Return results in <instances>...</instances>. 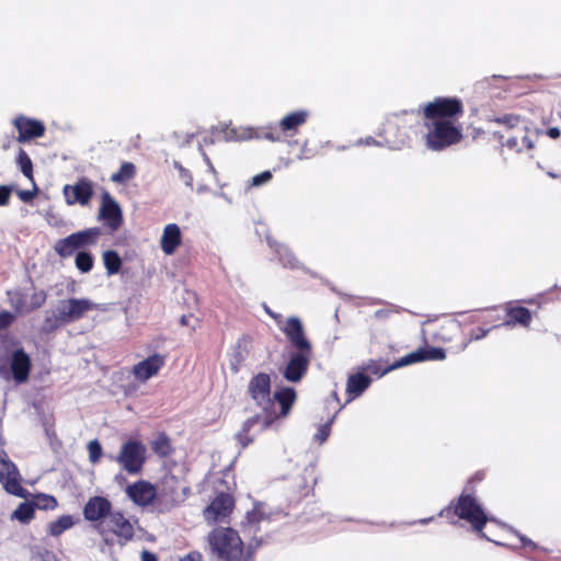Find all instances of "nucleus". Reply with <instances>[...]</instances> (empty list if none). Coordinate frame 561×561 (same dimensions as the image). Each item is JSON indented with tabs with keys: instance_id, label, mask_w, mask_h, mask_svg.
<instances>
[{
	"instance_id": "f257e3e1",
	"label": "nucleus",
	"mask_w": 561,
	"mask_h": 561,
	"mask_svg": "<svg viewBox=\"0 0 561 561\" xmlns=\"http://www.w3.org/2000/svg\"><path fill=\"white\" fill-rule=\"evenodd\" d=\"M271 390V376L266 373H259L249 381L248 393L262 412L247 419L236 434V439L242 448H247L254 442V436L250 435V432L255 425H260L261 431H265L278 420Z\"/></svg>"
},
{
	"instance_id": "f03ea898",
	"label": "nucleus",
	"mask_w": 561,
	"mask_h": 561,
	"mask_svg": "<svg viewBox=\"0 0 561 561\" xmlns=\"http://www.w3.org/2000/svg\"><path fill=\"white\" fill-rule=\"evenodd\" d=\"M280 331L293 348L282 374L287 381L296 383L308 373L313 358V345L298 317L287 318L280 327Z\"/></svg>"
},
{
	"instance_id": "7ed1b4c3",
	"label": "nucleus",
	"mask_w": 561,
	"mask_h": 561,
	"mask_svg": "<svg viewBox=\"0 0 561 561\" xmlns=\"http://www.w3.org/2000/svg\"><path fill=\"white\" fill-rule=\"evenodd\" d=\"M439 516L446 517L451 524H457L458 519H462L479 537L490 540L483 533L490 518L469 486H465L459 496L440 511Z\"/></svg>"
},
{
	"instance_id": "20e7f679",
	"label": "nucleus",
	"mask_w": 561,
	"mask_h": 561,
	"mask_svg": "<svg viewBox=\"0 0 561 561\" xmlns=\"http://www.w3.org/2000/svg\"><path fill=\"white\" fill-rule=\"evenodd\" d=\"M503 127V130L493 133L502 147L511 151L522 152L524 149L530 150L535 147L534 141L528 136L526 121L519 115L503 114L490 119Z\"/></svg>"
},
{
	"instance_id": "39448f33",
	"label": "nucleus",
	"mask_w": 561,
	"mask_h": 561,
	"mask_svg": "<svg viewBox=\"0 0 561 561\" xmlns=\"http://www.w3.org/2000/svg\"><path fill=\"white\" fill-rule=\"evenodd\" d=\"M210 550L219 561H251L252 552L244 545L237 530L230 527L214 528L207 536Z\"/></svg>"
},
{
	"instance_id": "423d86ee",
	"label": "nucleus",
	"mask_w": 561,
	"mask_h": 561,
	"mask_svg": "<svg viewBox=\"0 0 561 561\" xmlns=\"http://www.w3.org/2000/svg\"><path fill=\"white\" fill-rule=\"evenodd\" d=\"M445 358L446 354L443 348L425 346L417 348L416 351L401 357L393 363H389V360L385 358L369 359L363 367V370H366L378 377H382L389 371L403 366L425 360H443Z\"/></svg>"
},
{
	"instance_id": "0eeeda50",
	"label": "nucleus",
	"mask_w": 561,
	"mask_h": 561,
	"mask_svg": "<svg viewBox=\"0 0 561 561\" xmlns=\"http://www.w3.org/2000/svg\"><path fill=\"white\" fill-rule=\"evenodd\" d=\"M95 531L102 537L106 545L116 541L126 545L135 536L134 525L122 511L113 510L102 523L95 525Z\"/></svg>"
},
{
	"instance_id": "6e6552de",
	"label": "nucleus",
	"mask_w": 561,
	"mask_h": 561,
	"mask_svg": "<svg viewBox=\"0 0 561 561\" xmlns=\"http://www.w3.org/2000/svg\"><path fill=\"white\" fill-rule=\"evenodd\" d=\"M421 335L425 343L431 340L434 343L448 344V348L454 352L451 346L461 340L462 327L459 321L454 319L427 320L422 324Z\"/></svg>"
},
{
	"instance_id": "1a4fd4ad",
	"label": "nucleus",
	"mask_w": 561,
	"mask_h": 561,
	"mask_svg": "<svg viewBox=\"0 0 561 561\" xmlns=\"http://www.w3.org/2000/svg\"><path fill=\"white\" fill-rule=\"evenodd\" d=\"M426 145L432 150H443L449 146L456 145L462 139L461 126L455 122L437 121L427 122Z\"/></svg>"
},
{
	"instance_id": "9d476101",
	"label": "nucleus",
	"mask_w": 561,
	"mask_h": 561,
	"mask_svg": "<svg viewBox=\"0 0 561 561\" xmlns=\"http://www.w3.org/2000/svg\"><path fill=\"white\" fill-rule=\"evenodd\" d=\"M463 114V103L456 96H437L423 107V116L427 122L449 121L457 123Z\"/></svg>"
},
{
	"instance_id": "9b49d317",
	"label": "nucleus",
	"mask_w": 561,
	"mask_h": 561,
	"mask_svg": "<svg viewBox=\"0 0 561 561\" xmlns=\"http://www.w3.org/2000/svg\"><path fill=\"white\" fill-rule=\"evenodd\" d=\"M101 234L102 232L99 227L73 232L66 238L57 240L54 244V251L62 259L70 257L84 248L96 245Z\"/></svg>"
},
{
	"instance_id": "f8f14e48",
	"label": "nucleus",
	"mask_w": 561,
	"mask_h": 561,
	"mask_svg": "<svg viewBox=\"0 0 561 561\" xmlns=\"http://www.w3.org/2000/svg\"><path fill=\"white\" fill-rule=\"evenodd\" d=\"M411 127L412 124L407 118V113L393 114L386 118L378 136L383 139V144L389 148L400 149L409 142Z\"/></svg>"
},
{
	"instance_id": "ddd939ff",
	"label": "nucleus",
	"mask_w": 561,
	"mask_h": 561,
	"mask_svg": "<svg viewBox=\"0 0 561 561\" xmlns=\"http://www.w3.org/2000/svg\"><path fill=\"white\" fill-rule=\"evenodd\" d=\"M147 460V448L137 439H129L125 442L118 455L116 461L128 474H138L142 471Z\"/></svg>"
},
{
	"instance_id": "4468645a",
	"label": "nucleus",
	"mask_w": 561,
	"mask_h": 561,
	"mask_svg": "<svg viewBox=\"0 0 561 561\" xmlns=\"http://www.w3.org/2000/svg\"><path fill=\"white\" fill-rule=\"evenodd\" d=\"M22 477L16 465L4 450H0V483L12 495L26 499L28 492L21 485Z\"/></svg>"
},
{
	"instance_id": "2eb2a0df",
	"label": "nucleus",
	"mask_w": 561,
	"mask_h": 561,
	"mask_svg": "<svg viewBox=\"0 0 561 561\" xmlns=\"http://www.w3.org/2000/svg\"><path fill=\"white\" fill-rule=\"evenodd\" d=\"M234 508V499L231 494L220 492L203 511L204 519L207 524L225 523L232 514Z\"/></svg>"
},
{
	"instance_id": "dca6fc26",
	"label": "nucleus",
	"mask_w": 561,
	"mask_h": 561,
	"mask_svg": "<svg viewBox=\"0 0 561 561\" xmlns=\"http://www.w3.org/2000/svg\"><path fill=\"white\" fill-rule=\"evenodd\" d=\"M65 201L68 205H89L93 197V183L88 178H80L73 185L67 184L62 188Z\"/></svg>"
},
{
	"instance_id": "f3484780",
	"label": "nucleus",
	"mask_w": 561,
	"mask_h": 561,
	"mask_svg": "<svg viewBox=\"0 0 561 561\" xmlns=\"http://www.w3.org/2000/svg\"><path fill=\"white\" fill-rule=\"evenodd\" d=\"M12 124L18 130L16 141L20 144H25L32 139L41 138L46 131V127L43 122L22 114L18 115L12 121Z\"/></svg>"
},
{
	"instance_id": "a211bd4d",
	"label": "nucleus",
	"mask_w": 561,
	"mask_h": 561,
	"mask_svg": "<svg viewBox=\"0 0 561 561\" xmlns=\"http://www.w3.org/2000/svg\"><path fill=\"white\" fill-rule=\"evenodd\" d=\"M504 322L494 323L492 328L520 325L528 328L533 320L529 309L519 305L518 301H508L504 305Z\"/></svg>"
},
{
	"instance_id": "6ab92c4d",
	"label": "nucleus",
	"mask_w": 561,
	"mask_h": 561,
	"mask_svg": "<svg viewBox=\"0 0 561 561\" xmlns=\"http://www.w3.org/2000/svg\"><path fill=\"white\" fill-rule=\"evenodd\" d=\"M112 511L113 505L107 497L94 495L84 504L82 513L84 519L90 522L95 529V525L102 523Z\"/></svg>"
},
{
	"instance_id": "aec40b11",
	"label": "nucleus",
	"mask_w": 561,
	"mask_h": 561,
	"mask_svg": "<svg viewBox=\"0 0 561 561\" xmlns=\"http://www.w3.org/2000/svg\"><path fill=\"white\" fill-rule=\"evenodd\" d=\"M32 369L30 355L22 348H16L11 353L9 360V371L16 383H24L28 380Z\"/></svg>"
},
{
	"instance_id": "412c9836",
	"label": "nucleus",
	"mask_w": 561,
	"mask_h": 561,
	"mask_svg": "<svg viewBox=\"0 0 561 561\" xmlns=\"http://www.w3.org/2000/svg\"><path fill=\"white\" fill-rule=\"evenodd\" d=\"M100 218L114 231L123 224L121 207L106 191L101 196Z\"/></svg>"
},
{
	"instance_id": "4be33fe9",
	"label": "nucleus",
	"mask_w": 561,
	"mask_h": 561,
	"mask_svg": "<svg viewBox=\"0 0 561 561\" xmlns=\"http://www.w3.org/2000/svg\"><path fill=\"white\" fill-rule=\"evenodd\" d=\"M127 496L138 506L146 507L150 505L158 496L156 486L147 481L139 480L126 488Z\"/></svg>"
},
{
	"instance_id": "5701e85b",
	"label": "nucleus",
	"mask_w": 561,
	"mask_h": 561,
	"mask_svg": "<svg viewBox=\"0 0 561 561\" xmlns=\"http://www.w3.org/2000/svg\"><path fill=\"white\" fill-rule=\"evenodd\" d=\"M164 364L165 357L161 354L156 353L134 365L133 375L138 381L145 382L151 377L158 375V373L164 366Z\"/></svg>"
},
{
	"instance_id": "b1692460",
	"label": "nucleus",
	"mask_w": 561,
	"mask_h": 561,
	"mask_svg": "<svg viewBox=\"0 0 561 561\" xmlns=\"http://www.w3.org/2000/svg\"><path fill=\"white\" fill-rule=\"evenodd\" d=\"M60 308L61 313L66 318V321L68 323H71L78 321L88 311L92 310L94 308V304H92L89 299L85 298H70L64 301Z\"/></svg>"
},
{
	"instance_id": "393cba45",
	"label": "nucleus",
	"mask_w": 561,
	"mask_h": 561,
	"mask_svg": "<svg viewBox=\"0 0 561 561\" xmlns=\"http://www.w3.org/2000/svg\"><path fill=\"white\" fill-rule=\"evenodd\" d=\"M180 489L184 492L185 486H182L181 481L175 476L164 477L160 491L159 497L162 501L169 502L172 506H175L181 501H183V496L180 495Z\"/></svg>"
},
{
	"instance_id": "a878e982",
	"label": "nucleus",
	"mask_w": 561,
	"mask_h": 561,
	"mask_svg": "<svg viewBox=\"0 0 561 561\" xmlns=\"http://www.w3.org/2000/svg\"><path fill=\"white\" fill-rule=\"evenodd\" d=\"M182 244V232L176 224H168L162 231L160 247L165 255L173 254Z\"/></svg>"
},
{
	"instance_id": "bb28decb",
	"label": "nucleus",
	"mask_w": 561,
	"mask_h": 561,
	"mask_svg": "<svg viewBox=\"0 0 561 561\" xmlns=\"http://www.w3.org/2000/svg\"><path fill=\"white\" fill-rule=\"evenodd\" d=\"M371 383V378L365 375L363 371L352 374L348 376L346 381V394L347 401L354 400L360 397Z\"/></svg>"
},
{
	"instance_id": "cd10ccee",
	"label": "nucleus",
	"mask_w": 561,
	"mask_h": 561,
	"mask_svg": "<svg viewBox=\"0 0 561 561\" xmlns=\"http://www.w3.org/2000/svg\"><path fill=\"white\" fill-rule=\"evenodd\" d=\"M309 113L306 110H299L285 115L278 123L285 135H294L298 128L308 119Z\"/></svg>"
},
{
	"instance_id": "c85d7f7f",
	"label": "nucleus",
	"mask_w": 561,
	"mask_h": 561,
	"mask_svg": "<svg viewBox=\"0 0 561 561\" xmlns=\"http://www.w3.org/2000/svg\"><path fill=\"white\" fill-rule=\"evenodd\" d=\"M272 398L280 405V411L277 412L279 419L288 415L297 399V393L294 388L285 387L276 391Z\"/></svg>"
},
{
	"instance_id": "c756f323",
	"label": "nucleus",
	"mask_w": 561,
	"mask_h": 561,
	"mask_svg": "<svg viewBox=\"0 0 561 561\" xmlns=\"http://www.w3.org/2000/svg\"><path fill=\"white\" fill-rule=\"evenodd\" d=\"M490 332V329L483 328V327H476L472 328L467 334L462 332V337L456 345L451 346L454 352H461L467 348V346L472 341H478L483 339L488 333Z\"/></svg>"
},
{
	"instance_id": "7c9ffc66",
	"label": "nucleus",
	"mask_w": 561,
	"mask_h": 561,
	"mask_svg": "<svg viewBox=\"0 0 561 561\" xmlns=\"http://www.w3.org/2000/svg\"><path fill=\"white\" fill-rule=\"evenodd\" d=\"M103 263L108 275L117 274L122 268V259L114 250H106L102 254Z\"/></svg>"
},
{
	"instance_id": "2f4dec72",
	"label": "nucleus",
	"mask_w": 561,
	"mask_h": 561,
	"mask_svg": "<svg viewBox=\"0 0 561 561\" xmlns=\"http://www.w3.org/2000/svg\"><path fill=\"white\" fill-rule=\"evenodd\" d=\"M35 516V508L32 502H23L13 511L11 518L28 524Z\"/></svg>"
},
{
	"instance_id": "473e14b6",
	"label": "nucleus",
	"mask_w": 561,
	"mask_h": 561,
	"mask_svg": "<svg viewBox=\"0 0 561 561\" xmlns=\"http://www.w3.org/2000/svg\"><path fill=\"white\" fill-rule=\"evenodd\" d=\"M152 450L160 457H168L172 453L170 438L165 433H160L151 444Z\"/></svg>"
},
{
	"instance_id": "72a5a7b5",
	"label": "nucleus",
	"mask_w": 561,
	"mask_h": 561,
	"mask_svg": "<svg viewBox=\"0 0 561 561\" xmlns=\"http://www.w3.org/2000/svg\"><path fill=\"white\" fill-rule=\"evenodd\" d=\"M73 519L70 515H61L56 520L51 522L48 526V531L51 536L58 537L64 531L70 529L73 526Z\"/></svg>"
},
{
	"instance_id": "f704fd0d",
	"label": "nucleus",
	"mask_w": 561,
	"mask_h": 561,
	"mask_svg": "<svg viewBox=\"0 0 561 561\" xmlns=\"http://www.w3.org/2000/svg\"><path fill=\"white\" fill-rule=\"evenodd\" d=\"M136 174V168L131 162H123L118 171L111 175L114 183H126L131 180Z\"/></svg>"
},
{
	"instance_id": "c9c22d12",
	"label": "nucleus",
	"mask_w": 561,
	"mask_h": 561,
	"mask_svg": "<svg viewBox=\"0 0 561 561\" xmlns=\"http://www.w3.org/2000/svg\"><path fill=\"white\" fill-rule=\"evenodd\" d=\"M16 164L23 175L34 183L33 163L26 151L20 148L16 157Z\"/></svg>"
},
{
	"instance_id": "e433bc0d",
	"label": "nucleus",
	"mask_w": 561,
	"mask_h": 561,
	"mask_svg": "<svg viewBox=\"0 0 561 561\" xmlns=\"http://www.w3.org/2000/svg\"><path fill=\"white\" fill-rule=\"evenodd\" d=\"M34 508L38 510H55L58 506L57 499L54 495L38 493L34 497V502H32Z\"/></svg>"
},
{
	"instance_id": "4c0bfd02",
	"label": "nucleus",
	"mask_w": 561,
	"mask_h": 561,
	"mask_svg": "<svg viewBox=\"0 0 561 561\" xmlns=\"http://www.w3.org/2000/svg\"><path fill=\"white\" fill-rule=\"evenodd\" d=\"M75 264L81 273H89L93 268L94 259L91 253L79 251L76 254Z\"/></svg>"
},
{
	"instance_id": "58836bf2",
	"label": "nucleus",
	"mask_w": 561,
	"mask_h": 561,
	"mask_svg": "<svg viewBox=\"0 0 561 561\" xmlns=\"http://www.w3.org/2000/svg\"><path fill=\"white\" fill-rule=\"evenodd\" d=\"M65 316L61 313V308H58V313L47 314L44 320V325L47 331H55L61 325L67 324Z\"/></svg>"
},
{
	"instance_id": "ea45409f",
	"label": "nucleus",
	"mask_w": 561,
	"mask_h": 561,
	"mask_svg": "<svg viewBox=\"0 0 561 561\" xmlns=\"http://www.w3.org/2000/svg\"><path fill=\"white\" fill-rule=\"evenodd\" d=\"M284 136L285 134L280 129L279 125L262 128L261 131L256 135L257 138H264L273 142L282 141Z\"/></svg>"
},
{
	"instance_id": "a19ab883",
	"label": "nucleus",
	"mask_w": 561,
	"mask_h": 561,
	"mask_svg": "<svg viewBox=\"0 0 561 561\" xmlns=\"http://www.w3.org/2000/svg\"><path fill=\"white\" fill-rule=\"evenodd\" d=\"M480 319L484 324L489 325L488 329H490V331L493 329L492 325L494 323L504 322V318L499 314V309L496 307L483 311Z\"/></svg>"
},
{
	"instance_id": "79ce46f5",
	"label": "nucleus",
	"mask_w": 561,
	"mask_h": 561,
	"mask_svg": "<svg viewBox=\"0 0 561 561\" xmlns=\"http://www.w3.org/2000/svg\"><path fill=\"white\" fill-rule=\"evenodd\" d=\"M10 296V305L14 309L16 313H25L27 311V307L25 305V298L24 295L20 291H15L13 295L11 293H8Z\"/></svg>"
},
{
	"instance_id": "37998d69",
	"label": "nucleus",
	"mask_w": 561,
	"mask_h": 561,
	"mask_svg": "<svg viewBox=\"0 0 561 561\" xmlns=\"http://www.w3.org/2000/svg\"><path fill=\"white\" fill-rule=\"evenodd\" d=\"M89 459L92 463H96L102 457V446L98 439H93L88 444Z\"/></svg>"
},
{
	"instance_id": "c03bdc74",
	"label": "nucleus",
	"mask_w": 561,
	"mask_h": 561,
	"mask_svg": "<svg viewBox=\"0 0 561 561\" xmlns=\"http://www.w3.org/2000/svg\"><path fill=\"white\" fill-rule=\"evenodd\" d=\"M47 299V295L44 290L36 291L31 297L30 306L27 307V311H34L41 308Z\"/></svg>"
},
{
	"instance_id": "a18cd8bd",
	"label": "nucleus",
	"mask_w": 561,
	"mask_h": 561,
	"mask_svg": "<svg viewBox=\"0 0 561 561\" xmlns=\"http://www.w3.org/2000/svg\"><path fill=\"white\" fill-rule=\"evenodd\" d=\"M273 178L271 171L266 170L261 172L260 174L254 175L250 181V186H261L268 183Z\"/></svg>"
},
{
	"instance_id": "49530a36",
	"label": "nucleus",
	"mask_w": 561,
	"mask_h": 561,
	"mask_svg": "<svg viewBox=\"0 0 561 561\" xmlns=\"http://www.w3.org/2000/svg\"><path fill=\"white\" fill-rule=\"evenodd\" d=\"M14 321H15L14 313H12L8 310L0 311V330H5V329L10 328Z\"/></svg>"
},
{
	"instance_id": "de8ad7c7",
	"label": "nucleus",
	"mask_w": 561,
	"mask_h": 561,
	"mask_svg": "<svg viewBox=\"0 0 561 561\" xmlns=\"http://www.w3.org/2000/svg\"><path fill=\"white\" fill-rule=\"evenodd\" d=\"M332 422L333 417L319 427L316 437L320 444L324 443L330 436Z\"/></svg>"
},
{
	"instance_id": "09e8293b",
	"label": "nucleus",
	"mask_w": 561,
	"mask_h": 561,
	"mask_svg": "<svg viewBox=\"0 0 561 561\" xmlns=\"http://www.w3.org/2000/svg\"><path fill=\"white\" fill-rule=\"evenodd\" d=\"M11 193V186L0 185V206H7L9 204Z\"/></svg>"
},
{
	"instance_id": "8fccbe9b",
	"label": "nucleus",
	"mask_w": 561,
	"mask_h": 561,
	"mask_svg": "<svg viewBox=\"0 0 561 561\" xmlns=\"http://www.w3.org/2000/svg\"><path fill=\"white\" fill-rule=\"evenodd\" d=\"M37 194V188L35 187L34 191H25V190H18L16 195L24 203H31Z\"/></svg>"
},
{
	"instance_id": "3c124183",
	"label": "nucleus",
	"mask_w": 561,
	"mask_h": 561,
	"mask_svg": "<svg viewBox=\"0 0 561 561\" xmlns=\"http://www.w3.org/2000/svg\"><path fill=\"white\" fill-rule=\"evenodd\" d=\"M38 557L41 561H61L53 551L48 549L38 551Z\"/></svg>"
},
{
	"instance_id": "603ef678",
	"label": "nucleus",
	"mask_w": 561,
	"mask_h": 561,
	"mask_svg": "<svg viewBox=\"0 0 561 561\" xmlns=\"http://www.w3.org/2000/svg\"><path fill=\"white\" fill-rule=\"evenodd\" d=\"M179 561H204V558L199 551L194 550L181 557Z\"/></svg>"
},
{
	"instance_id": "864d4df0",
	"label": "nucleus",
	"mask_w": 561,
	"mask_h": 561,
	"mask_svg": "<svg viewBox=\"0 0 561 561\" xmlns=\"http://www.w3.org/2000/svg\"><path fill=\"white\" fill-rule=\"evenodd\" d=\"M357 144L358 145H364V146H386L383 144V140L382 141H379V140H376L374 137L371 136H368L366 138H360L357 140Z\"/></svg>"
},
{
	"instance_id": "5fc2aeb1",
	"label": "nucleus",
	"mask_w": 561,
	"mask_h": 561,
	"mask_svg": "<svg viewBox=\"0 0 561 561\" xmlns=\"http://www.w3.org/2000/svg\"><path fill=\"white\" fill-rule=\"evenodd\" d=\"M482 479H483V474H482V473L477 472L473 477H471V478L469 479V481H468V483H467V485H466V486H469V490H470V491L472 490V492L474 493V488H473V485H472V484H473L474 482H480V481H482Z\"/></svg>"
},
{
	"instance_id": "6e6d98bb",
	"label": "nucleus",
	"mask_w": 561,
	"mask_h": 561,
	"mask_svg": "<svg viewBox=\"0 0 561 561\" xmlns=\"http://www.w3.org/2000/svg\"><path fill=\"white\" fill-rule=\"evenodd\" d=\"M141 561H158L157 556L148 550L141 552Z\"/></svg>"
},
{
	"instance_id": "4d7b16f0",
	"label": "nucleus",
	"mask_w": 561,
	"mask_h": 561,
	"mask_svg": "<svg viewBox=\"0 0 561 561\" xmlns=\"http://www.w3.org/2000/svg\"><path fill=\"white\" fill-rule=\"evenodd\" d=\"M547 135L552 138V139H557L560 137L561 135V131L558 127H550L548 130H547Z\"/></svg>"
},
{
	"instance_id": "13d9d810",
	"label": "nucleus",
	"mask_w": 561,
	"mask_h": 561,
	"mask_svg": "<svg viewBox=\"0 0 561 561\" xmlns=\"http://www.w3.org/2000/svg\"><path fill=\"white\" fill-rule=\"evenodd\" d=\"M520 540L524 547H530L531 549H535L537 547V545L530 539L520 537Z\"/></svg>"
},
{
	"instance_id": "bf43d9fd",
	"label": "nucleus",
	"mask_w": 561,
	"mask_h": 561,
	"mask_svg": "<svg viewBox=\"0 0 561 561\" xmlns=\"http://www.w3.org/2000/svg\"><path fill=\"white\" fill-rule=\"evenodd\" d=\"M266 312L274 319L276 320V322L278 323L279 328L283 325L280 324V319H282V316L280 314H276L274 313L273 311H271L268 308H265Z\"/></svg>"
},
{
	"instance_id": "052dcab7",
	"label": "nucleus",
	"mask_w": 561,
	"mask_h": 561,
	"mask_svg": "<svg viewBox=\"0 0 561 561\" xmlns=\"http://www.w3.org/2000/svg\"><path fill=\"white\" fill-rule=\"evenodd\" d=\"M180 322L182 325H187L188 324V318L187 316H182L181 319H180Z\"/></svg>"
},
{
	"instance_id": "680f3d73",
	"label": "nucleus",
	"mask_w": 561,
	"mask_h": 561,
	"mask_svg": "<svg viewBox=\"0 0 561 561\" xmlns=\"http://www.w3.org/2000/svg\"><path fill=\"white\" fill-rule=\"evenodd\" d=\"M0 373L2 376H5L9 371L5 369L3 365H0Z\"/></svg>"
},
{
	"instance_id": "e2e57ef3",
	"label": "nucleus",
	"mask_w": 561,
	"mask_h": 561,
	"mask_svg": "<svg viewBox=\"0 0 561 561\" xmlns=\"http://www.w3.org/2000/svg\"><path fill=\"white\" fill-rule=\"evenodd\" d=\"M10 148V141L2 145L3 150H8Z\"/></svg>"
},
{
	"instance_id": "0e129e2a",
	"label": "nucleus",
	"mask_w": 561,
	"mask_h": 561,
	"mask_svg": "<svg viewBox=\"0 0 561 561\" xmlns=\"http://www.w3.org/2000/svg\"><path fill=\"white\" fill-rule=\"evenodd\" d=\"M432 519H433V517H431V518H426V519H422V520H421V523H422V524H426V523H428V522H430V520H432Z\"/></svg>"
},
{
	"instance_id": "69168bd1",
	"label": "nucleus",
	"mask_w": 561,
	"mask_h": 561,
	"mask_svg": "<svg viewBox=\"0 0 561 561\" xmlns=\"http://www.w3.org/2000/svg\"><path fill=\"white\" fill-rule=\"evenodd\" d=\"M230 138H236V139H238V140H239V139H244L245 137H244V136H236V137L230 136Z\"/></svg>"
},
{
	"instance_id": "338daca9",
	"label": "nucleus",
	"mask_w": 561,
	"mask_h": 561,
	"mask_svg": "<svg viewBox=\"0 0 561 561\" xmlns=\"http://www.w3.org/2000/svg\"><path fill=\"white\" fill-rule=\"evenodd\" d=\"M382 314H383V311L379 310V311L376 312V317H381Z\"/></svg>"
},
{
	"instance_id": "774afa93",
	"label": "nucleus",
	"mask_w": 561,
	"mask_h": 561,
	"mask_svg": "<svg viewBox=\"0 0 561 561\" xmlns=\"http://www.w3.org/2000/svg\"><path fill=\"white\" fill-rule=\"evenodd\" d=\"M205 160L207 161L208 164H210V160L208 157H205Z\"/></svg>"
}]
</instances>
